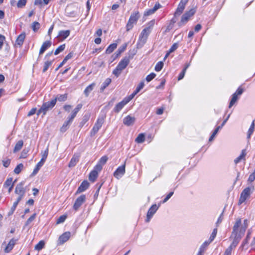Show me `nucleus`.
<instances>
[{"instance_id":"nucleus-39","label":"nucleus","mask_w":255,"mask_h":255,"mask_svg":"<svg viewBox=\"0 0 255 255\" xmlns=\"http://www.w3.org/2000/svg\"><path fill=\"white\" fill-rule=\"evenodd\" d=\"M75 232L73 231L72 232H65V242L67 241L71 237L75 235Z\"/></svg>"},{"instance_id":"nucleus-47","label":"nucleus","mask_w":255,"mask_h":255,"mask_svg":"<svg viewBox=\"0 0 255 255\" xmlns=\"http://www.w3.org/2000/svg\"><path fill=\"white\" fill-rule=\"evenodd\" d=\"M156 76V74L154 73H151L150 74L148 75L145 79L147 82H150L152 80H153Z\"/></svg>"},{"instance_id":"nucleus-43","label":"nucleus","mask_w":255,"mask_h":255,"mask_svg":"<svg viewBox=\"0 0 255 255\" xmlns=\"http://www.w3.org/2000/svg\"><path fill=\"white\" fill-rule=\"evenodd\" d=\"M236 247V246H233L232 244H231V245L226 250L224 255H231L233 249Z\"/></svg>"},{"instance_id":"nucleus-46","label":"nucleus","mask_w":255,"mask_h":255,"mask_svg":"<svg viewBox=\"0 0 255 255\" xmlns=\"http://www.w3.org/2000/svg\"><path fill=\"white\" fill-rule=\"evenodd\" d=\"M108 157L107 156H102L99 160L98 163L100 164L101 165H103L106 164L108 160Z\"/></svg>"},{"instance_id":"nucleus-35","label":"nucleus","mask_w":255,"mask_h":255,"mask_svg":"<svg viewBox=\"0 0 255 255\" xmlns=\"http://www.w3.org/2000/svg\"><path fill=\"white\" fill-rule=\"evenodd\" d=\"M90 115L89 114H85L82 120V121L80 123V126L83 127L84 125L89 120Z\"/></svg>"},{"instance_id":"nucleus-14","label":"nucleus","mask_w":255,"mask_h":255,"mask_svg":"<svg viewBox=\"0 0 255 255\" xmlns=\"http://www.w3.org/2000/svg\"><path fill=\"white\" fill-rule=\"evenodd\" d=\"M135 122V118L134 117H131L128 115L123 120V123L127 126H130L133 125Z\"/></svg>"},{"instance_id":"nucleus-4","label":"nucleus","mask_w":255,"mask_h":255,"mask_svg":"<svg viewBox=\"0 0 255 255\" xmlns=\"http://www.w3.org/2000/svg\"><path fill=\"white\" fill-rule=\"evenodd\" d=\"M255 189L254 186L251 185L244 189L241 194L240 198L239 201V204H242L244 203L247 199L249 197L252 192Z\"/></svg>"},{"instance_id":"nucleus-57","label":"nucleus","mask_w":255,"mask_h":255,"mask_svg":"<svg viewBox=\"0 0 255 255\" xmlns=\"http://www.w3.org/2000/svg\"><path fill=\"white\" fill-rule=\"evenodd\" d=\"M178 47V44L177 43H174L168 50L169 53H172L175 51Z\"/></svg>"},{"instance_id":"nucleus-18","label":"nucleus","mask_w":255,"mask_h":255,"mask_svg":"<svg viewBox=\"0 0 255 255\" xmlns=\"http://www.w3.org/2000/svg\"><path fill=\"white\" fill-rule=\"evenodd\" d=\"M129 62L128 58L124 57L119 63L117 66H118V68L123 70L128 65Z\"/></svg>"},{"instance_id":"nucleus-61","label":"nucleus","mask_w":255,"mask_h":255,"mask_svg":"<svg viewBox=\"0 0 255 255\" xmlns=\"http://www.w3.org/2000/svg\"><path fill=\"white\" fill-rule=\"evenodd\" d=\"M173 194H174V192H173V191L169 192V194L164 199V200L162 201V203H164L166 202L171 198V197L173 195Z\"/></svg>"},{"instance_id":"nucleus-48","label":"nucleus","mask_w":255,"mask_h":255,"mask_svg":"<svg viewBox=\"0 0 255 255\" xmlns=\"http://www.w3.org/2000/svg\"><path fill=\"white\" fill-rule=\"evenodd\" d=\"M64 244V234L60 235L57 241V246H60Z\"/></svg>"},{"instance_id":"nucleus-51","label":"nucleus","mask_w":255,"mask_h":255,"mask_svg":"<svg viewBox=\"0 0 255 255\" xmlns=\"http://www.w3.org/2000/svg\"><path fill=\"white\" fill-rule=\"evenodd\" d=\"M144 82L142 81L141 82L139 85L137 86L136 88V89L135 90V93H138L144 87Z\"/></svg>"},{"instance_id":"nucleus-42","label":"nucleus","mask_w":255,"mask_h":255,"mask_svg":"<svg viewBox=\"0 0 255 255\" xmlns=\"http://www.w3.org/2000/svg\"><path fill=\"white\" fill-rule=\"evenodd\" d=\"M23 167V165L22 163H20V164H18L16 166V167L15 168V169L14 170V172L16 174H19L21 172Z\"/></svg>"},{"instance_id":"nucleus-54","label":"nucleus","mask_w":255,"mask_h":255,"mask_svg":"<svg viewBox=\"0 0 255 255\" xmlns=\"http://www.w3.org/2000/svg\"><path fill=\"white\" fill-rule=\"evenodd\" d=\"M103 168V166L99 163H97L94 167L93 171H97V173L100 172Z\"/></svg>"},{"instance_id":"nucleus-59","label":"nucleus","mask_w":255,"mask_h":255,"mask_svg":"<svg viewBox=\"0 0 255 255\" xmlns=\"http://www.w3.org/2000/svg\"><path fill=\"white\" fill-rule=\"evenodd\" d=\"M28 152V150L27 149H24L21 153L20 158H25L27 156V154Z\"/></svg>"},{"instance_id":"nucleus-29","label":"nucleus","mask_w":255,"mask_h":255,"mask_svg":"<svg viewBox=\"0 0 255 255\" xmlns=\"http://www.w3.org/2000/svg\"><path fill=\"white\" fill-rule=\"evenodd\" d=\"M117 44L116 43H114L111 44L107 48L106 50V54H110L117 48Z\"/></svg>"},{"instance_id":"nucleus-15","label":"nucleus","mask_w":255,"mask_h":255,"mask_svg":"<svg viewBox=\"0 0 255 255\" xmlns=\"http://www.w3.org/2000/svg\"><path fill=\"white\" fill-rule=\"evenodd\" d=\"M127 45V43H124L119 48L118 50L112 56L113 60L117 58L126 49Z\"/></svg>"},{"instance_id":"nucleus-11","label":"nucleus","mask_w":255,"mask_h":255,"mask_svg":"<svg viewBox=\"0 0 255 255\" xmlns=\"http://www.w3.org/2000/svg\"><path fill=\"white\" fill-rule=\"evenodd\" d=\"M188 0H181L174 14L175 16H179L181 14L185 9V5L188 2Z\"/></svg>"},{"instance_id":"nucleus-32","label":"nucleus","mask_w":255,"mask_h":255,"mask_svg":"<svg viewBox=\"0 0 255 255\" xmlns=\"http://www.w3.org/2000/svg\"><path fill=\"white\" fill-rule=\"evenodd\" d=\"M136 51L134 49H133V50H130L127 55L125 56V57L127 58L128 59V60L130 61V59H132L134 56L136 54Z\"/></svg>"},{"instance_id":"nucleus-49","label":"nucleus","mask_w":255,"mask_h":255,"mask_svg":"<svg viewBox=\"0 0 255 255\" xmlns=\"http://www.w3.org/2000/svg\"><path fill=\"white\" fill-rule=\"evenodd\" d=\"M52 63L51 61H47L44 64L43 72H46Z\"/></svg>"},{"instance_id":"nucleus-10","label":"nucleus","mask_w":255,"mask_h":255,"mask_svg":"<svg viewBox=\"0 0 255 255\" xmlns=\"http://www.w3.org/2000/svg\"><path fill=\"white\" fill-rule=\"evenodd\" d=\"M160 205L157 206L156 204H153L152 205L150 208L148 209L147 215H146V219L145 220L146 222H149L152 217H153V215L156 213L158 209L159 208Z\"/></svg>"},{"instance_id":"nucleus-50","label":"nucleus","mask_w":255,"mask_h":255,"mask_svg":"<svg viewBox=\"0 0 255 255\" xmlns=\"http://www.w3.org/2000/svg\"><path fill=\"white\" fill-rule=\"evenodd\" d=\"M68 8L69 7L67 6L66 9V12L67 13V16H70V17H75V15L76 14V11L75 10H72L71 11L68 12Z\"/></svg>"},{"instance_id":"nucleus-38","label":"nucleus","mask_w":255,"mask_h":255,"mask_svg":"<svg viewBox=\"0 0 255 255\" xmlns=\"http://www.w3.org/2000/svg\"><path fill=\"white\" fill-rule=\"evenodd\" d=\"M164 65V63L162 61H159L157 62L155 66V70L157 72H159L161 70Z\"/></svg>"},{"instance_id":"nucleus-56","label":"nucleus","mask_w":255,"mask_h":255,"mask_svg":"<svg viewBox=\"0 0 255 255\" xmlns=\"http://www.w3.org/2000/svg\"><path fill=\"white\" fill-rule=\"evenodd\" d=\"M42 166L41 165L39 164V163H38L33 170V171L32 173V175H35L36 174H37L39 170Z\"/></svg>"},{"instance_id":"nucleus-9","label":"nucleus","mask_w":255,"mask_h":255,"mask_svg":"<svg viewBox=\"0 0 255 255\" xmlns=\"http://www.w3.org/2000/svg\"><path fill=\"white\" fill-rule=\"evenodd\" d=\"M244 92L243 88L239 87L235 93L232 95V99L230 101L229 108H231L238 101V96L241 95Z\"/></svg>"},{"instance_id":"nucleus-26","label":"nucleus","mask_w":255,"mask_h":255,"mask_svg":"<svg viewBox=\"0 0 255 255\" xmlns=\"http://www.w3.org/2000/svg\"><path fill=\"white\" fill-rule=\"evenodd\" d=\"M23 145V141L22 140H18L15 144L13 149V152L16 153L19 151L22 147Z\"/></svg>"},{"instance_id":"nucleus-23","label":"nucleus","mask_w":255,"mask_h":255,"mask_svg":"<svg viewBox=\"0 0 255 255\" xmlns=\"http://www.w3.org/2000/svg\"><path fill=\"white\" fill-rule=\"evenodd\" d=\"M177 16H175V15L174 14V17L170 20L169 24L166 27L165 30L166 32H169L173 28L174 23L177 21Z\"/></svg>"},{"instance_id":"nucleus-37","label":"nucleus","mask_w":255,"mask_h":255,"mask_svg":"<svg viewBox=\"0 0 255 255\" xmlns=\"http://www.w3.org/2000/svg\"><path fill=\"white\" fill-rule=\"evenodd\" d=\"M44 242L43 241H40L37 245L35 246L34 249L36 250L40 251L44 248Z\"/></svg>"},{"instance_id":"nucleus-17","label":"nucleus","mask_w":255,"mask_h":255,"mask_svg":"<svg viewBox=\"0 0 255 255\" xmlns=\"http://www.w3.org/2000/svg\"><path fill=\"white\" fill-rule=\"evenodd\" d=\"M89 186V183L87 180L83 181L78 187L76 193H80L85 191Z\"/></svg>"},{"instance_id":"nucleus-30","label":"nucleus","mask_w":255,"mask_h":255,"mask_svg":"<svg viewBox=\"0 0 255 255\" xmlns=\"http://www.w3.org/2000/svg\"><path fill=\"white\" fill-rule=\"evenodd\" d=\"M246 155V150L245 149L242 150L241 155L235 159V160H234L235 163L236 164L239 163L241 161L242 159H243L245 158Z\"/></svg>"},{"instance_id":"nucleus-60","label":"nucleus","mask_w":255,"mask_h":255,"mask_svg":"<svg viewBox=\"0 0 255 255\" xmlns=\"http://www.w3.org/2000/svg\"><path fill=\"white\" fill-rule=\"evenodd\" d=\"M211 243V242H209V241H205L203 244L201 246L200 249V250H203V249L204 250L205 248Z\"/></svg>"},{"instance_id":"nucleus-1","label":"nucleus","mask_w":255,"mask_h":255,"mask_svg":"<svg viewBox=\"0 0 255 255\" xmlns=\"http://www.w3.org/2000/svg\"><path fill=\"white\" fill-rule=\"evenodd\" d=\"M248 226V221L245 219L244 221L243 225H242L241 219L238 218L236 220L233 227V231L230 239H233L231 244L233 246L237 247L242 237L245 235L246 229Z\"/></svg>"},{"instance_id":"nucleus-8","label":"nucleus","mask_w":255,"mask_h":255,"mask_svg":"<svg viewBox=\"0 0 255 255\" xmlns=\"http://www.w3.org/2000/svg\"><path fill=\"white\" fill-rule=\"evenodd\" d=\"M149 34L146 32H143V30L140 33L139 37L138 40L136 43V47L138 49H140L143 47L144 44L146 43L148 36Z\"/></svg>"},{"instance_id":"nucleus-5","label":"nucleus","mask_w":255,"mask_h":255,"mask_svg":"<svg viewBox=\"0 0 255 255\" xmlns=\"http://www.w3.org/2000/svg\"><path fill=\"white\" fill-rule=\"evenodd\" d=\"M195 12L196 10L194 8H192L185 12L182 16L180 21L178 23V26L181 27L184 25L188 21L190 17L195 14Z\"/></svg>"},{"instance_id":"nucleus-44","label":"nucleus","mask_w":255,"mask_h":255,"mask_svg":"<svg viewBox=\"0 0 255 255\" xmlns=\"http://www.w3.org/2000/svg\"><path fill=\"white\" fill-rule=\"evenodd\" d=\"M122 71V69L118 68V66H117L116 68L113 71V74L117 77H118Z\"/></svg>"},{"instance_id":"nucleus-24","label":"nucleus","mask_w":255,"mask_h":255,"mask_svg":"<svg viewBox=\"0 0 255 255\" xmlns=\"http://www.w3.org/2000/svg\"><path fill=\"white\" fill-rule=\"evenodd\" d=\"M51 42L50 41H46L44 42L42 45L41 48L39 51V54L41 55L44 53V52L51 46Z\"/></svg>"},{"instance_id":"nucleus-6","label":"nucleus","mask_w":255,"mask_h":255,"mask_svg":"<svg viewBox=\"0 0 255 255\" xmlns=\"http://www.w3.org/2000/svg\"><path fill=\"white\" fill-rule=\"evenodd\" d=\"M82 105L81 104H78L76 107L72 111L69 116L67 117V121L66 122V125H65V128L69 125H70L73 119L75 118L77 114L80 111V110L82 108Z\"/></svg>"},{"instance_id":"nucleus-3","label":"nucleus","mask_w":255,"mask_h":255,"mask_svg":"<svg viewBox=\"0 0 255 255\" xmlns=\"http://www.w3.org/2000/svg\"><path fill=\"white\" fill-rule=\"evenodd\" d=\"M140 17V14L138 11H134L130 15L128 21L126 25L127 31H129L131 30L133 24H136L138 19Z\"/></svg>"},{"instance_id":"nucleus-52","label":"nucleus","mask_w":255,"mask_h":255,"mask_svg":"<svg viewBox=\"0 0 255 255\" xmlns=\"http://www.w3.org/2000/svg\"><path fill=\"white\" fill-rule=\"evenodd\" d=\"M36 217V214H33L32 215H31L27 220V221L25 223V226L28 225L30 223H31L35 218Z\"/></svg>"},{"instance_id":"nucleus-12","label":"nucleus","mask_w":255,"mask_h":255,"mask_svg":"<svg viewBox=\"0 0 255 255\" xmlns=\"http://www.w3.org/2000/svg\"><path fill=\"white\" fill-rule=\"evenodd\" d=\"M125 168H126V162H125V163L123 165L120 166L116 169V170L114 173V176L117 179H119L120 178H121L125 173V172H126Z\"/></svg>"},{"instance_id":"nucleus-2","label":"nucleus","mask_w":255,"mask_h":255,"mask_svg":"<svg viewBox=\"0 0 255 255\" xmlns=\"http://www.w3.org/2000/svg\"><path fill=\"white\" fill-rule=\"evenodd\" d=\"M56 102V99H53L50 102L44 103L37 111V115L42 114V116H44L48 111H50L54 107Z\"/></svg>"},{"instance_id":"nucleus-20","label":"nucleus","mask_w":255,"mask_h":255,"mask_svg":"<svg viewBox=\"0 0 255 255\" xmlns=\"http://www.w3.org/2000/svg\"><path fill=\"white\" fill-rule=\"evenodd\" d=\"M17 240L14 239H12L10 240L7 245L5 247L4 249V252L6 253H8L10 252L12 249H13L14 245L15 244Z\"/></svg>"},{"instance_id":"nucleus-25","label":"nucleus","mask_w":255,"mask_h":255,"mask_svg":"<svg viewBox=\"0 0 255 255\" xmlns=\"http://www.w3.org/2000/svg\"><path fill=\"white\" fill-rule=\"evenodd\" d=\"M79 161V157L78 156H73L71 158L70 162L68 164V167L72 168L74 167Z\"/></svg>"},{"instance_id":"nucleus-41","label":"nucleus","mask_w":255,"mask_h":255,"mask_svg":"<svg viewBox=\"0 0 255 255\" xmlns=\"http://www.w3.org/2000/svg\"><path fill=\"white\" fill-rule=\"evenodd\" d=\"M217 229L215 228L213 230L209 239V242H212L213 241V240H214V239L215 238L216 235H217Z\"/></svg>"},{"instance_id":"nucleus-36","label":"nucleus","mask_w":255,"mask_h":255,"mask_svg":"<svg viewBox=\"0 0 255 255\" xmlns=\"http://www.w3.org/2000/svg\"><path fill=\"white\" fill-rule=\"evenodd\" d=\"M222 128V126H218L214 130L213 132L212 133V135L210 137L209 139V141H211L213 140L214 137L216 136V135L217 134L219 130Z\"/></svg>"},{"instance_id":"nucleus-58","label":"nucleus","mask_w":255,"mask_h":255,"mask_svg":"<svg viewBox=\"0 0 255 255\" xmlns=\"http://www.w3.org/2000/svg\"><path fill=\"white\" fill-rule=\"evenodd\" d=\"M63 50H64V44L60 45L55 50L54 52V54L57 55L60 52H62Z\"/></svg>"},{"instance_id":"nucleus-21","label":"nucleus","mask_w":255,"mask_h":255,"mask_svg":"<svg viewBox=\"0 0 255 255\" xmlns=\"http://www.w3.org/2000/svg\"><path fill=\"white\" fill-rule=\"evenodd\" d=\"M25 38V34L24 33L20 34L16 38L15 45L21 46L23 44Z\"/></svg>"},{"instance_id":"nucleus-27","label":"nucleus","mask_w":255,"mask_h":255,"mask_svg":"<svg viewBox=\"0 0 255 255\" xmlns=\"http://www.w3.org/2000/svg\"><path fill=\"white\" fill-rule=\"evenodd\" d=\"M98 176V173L96 171L92 170L89 174V179L90 181L94 182L97 178Z\"/></svg>"},{"instance_id":"nucleus-33","label":"nucleus","mask_w":255,"mask_h":255,"mask_svg":"<svg viewBox=\"0 0 255 255\" xmlns=\"http://www.w3.org/2000/svg\"><path fill=\"white\" fill-rule=\"evenodd\" d=\"M251 234V232L250 231H248V234L247 235V236H246V238L244 239V240L243 241L242 244L240 248H242V249H244V248L245 247V245L246 244H248L249 241L250 239Z\"/></svg>"},{"instance_id":"nucleus-19","label":"nucleus","mask_w":255,"mask_h":255,"mask_svg":"<svg viewBox=\"0 0 255 255\" xmlns=\"http://www.w3.org/2000/svg\"><path fill=\"white\" fill-rule=\"evenodd\" d=\"M23 185V182H20L17 184L15 189V193L18 195H24L25 191Z\"/></svg>"},{"instance_id":"nucleus-63","label":"nucleus","mask_w":255,"mask_h":255,"mask_svg":"<svg viewBox=\"0 0 255 255\" xmlns=\"http://www.w3.org/2000/svg\"><path fill=\"white\" fill-rule=\"evenodd\" d=\"M48 154V148L47 147L45 151L41 153L42 158L46 159Z\"/></svg>"},{"instance_id":"nucleus-55","label":"nucleus","mask_w":255,"mask_h":255,"mask_svg":"<svg viewBox=\"0 0 255 255\" xmlns=\"http://www.w3.org/2000/svg\"><path fill=\"white\" fill-rule=\"evenodd\" d=\"M40 27V24L39 22L35 21L32 23V28L33 31H36Z\"/></svg>"},{"instance_id":"nucleus-34","label":"nucleus","mask_w":255,"mask_h":255,"mask_svg":"<svg viewBox=\"0 0 255 255\" xmlns=\"http://www.w3.org/2000/svg\"><path fill=\"white\" fill-rule=\"evenodd\" d=\"M135 141L138 143H141L145 140V136L143 133H140L135 138Z\"/></svg>"},{"instance_id":"nucleus-16","label":"nucleus","mask_w":255,"mask_h":255,"mask_svg":"<svg viewBox=\"0 0 255 255\" xmlns=\"http://www.w3.org/2000/svg\"><path fill=\"white\" fill-rule=\"evenodd\" d=\"M128 103L124 99L121 102L117 104L113 109L115 113H118Z\"/></svg>"},{"instance_id":"nucleus-53","label":"nucleus","mask_w":255,"mask_h":255,"mask_svg":"<svg viewBox=\"0 0 255 255\" xmlns=\"http://www.w3.org/2000/svg\"><path fill=\"white\" fill-rule=\"evenodd\" d=\"M137 93H135V91H134L133 93H132L128 97H126L124 99L126 101V102L128 103L130 100H131L133 97L137 94Z\"/></svg>"},{"instance_id":"nucleus-62","label":"nucleus","mask_w":255,"mask_h":255,"mask_svg":"<svg viewBox=\"0 0 255 255\" xmlns=\"http://www.w3.org/2000/svg\"><path fill=\"white\" fill-rule=\"evenodd\" d=\"M154 12H155V11L153 10V9L150 8V9L147 10L146 11H145L144 15L145 16H148V15L153 14Z\"/></svg>"},{"instance_id":"nucleus-22","label":"nucleus","mask_w":255,"mask_h":255,"mask_svg":"<svg viewBox=\"0 0 255 255\" xmlns=\"http://www.w3.org/2000/svg\"><path fill=\"white\" fill-rule=\"evenodd\" d=\"M95 85L96 84L95 83H92L86 88L84 91V94L86 97H88L91 92L94 89Z\"/></svg>"},{"instance_id":"nucleus-13","label":"nucleus","mask_w":255,"mask_h":255,"mask_svg":"<svg viewBox=\"0 0 255 255\" xmlns=\"http://www.w3.org/2000/svg\"><path fill=\"white\" fill-rule=\"evenodd\" d=\"M86 196L85 195H81L75 201L73 206V208L75 210H77L82 204L85 201Z\"/></svg>"},{"instance_id":"nucleus-7","label":"nucleus","mask_w":255,"mask_h":255,"mask_svg":"<svg viewBox=\"0 0 255 255\" xmlns=\"http://www.w3.org/2000/svg\"><path fill=\"white\" fill-rule=\"evenodd\" d=\"M104 121V117H101L98 118L96 122L95 123L91 130V135L92 136L95 135L98 131L100 128L102 127Z\"/></svg>"},{"instance_id":"nucleus-28","label":"nucleus","mask_w":255,"mask_h":255,"mask_svg":"<svg viewBox=\"0 0 255 255\" xmlns=\"http://www.w3.org/2000/svg\"><path fill=\"white\" fill-rule=\"evenodd\" d=\"M111 83V79L110 78H107L103 83L101 88L100 91L103 92L104 90L110 85Z\"/></svg>"},{"instance_id":"nucleus-31","label":"nucleus","mask_w":255,"mask_h":255,"mask_svg":"<svg viewBox=\"0 0 255 255\" xmlns=\"http://www.w3.org/2000/svg\"><path fill=\"white\" fill-rule=\"evenodd\" d=\"M255 129V121H253L251 124V125L248 130V135H247V138L250 139L251 137V135L254 132Z\"/></svg>"},{"instance_id":"nucleus-45","label":"nucleus","mask_w":255,"mask_h":255,"mask_svg":"<svg viewBox=\"0 0 255 255\" xmlns=\"http://www.w3.org/2000/svg\"><path fill=\"white\" fill-rule=\"evenodd\" d=\"M13 185V183H12V178H9L7 179V180L5 181V182L4 183V187H8L9 186H11V185Z\"/></svg>"},{"instance_id":"nucleus-40","label":"nucleus","mask_w":255,"mask_h":255,"mask_svg":"<svg viewBox=\"0 0 255 255\" xmlns=\"http://www.w3.org/2000/svg\"><path fill=\"white\" fill-rule=\"evenodd\" d=\"M26 2L27 0H19L16 3V5L18 8H22L25 6Z\"/></svg>"},{"instance_id":"nucleus-64","label":"nucleus","mask_w":255,"mask_h":255,"mask_svg":"<svg viewBox=\"0 0 255 255\" xmlns=\"http://www.w3.org/2000/svg\"><path fill=\"white\" fill-rule=\"evenodd\" d=\"M10 163V160L9 159H7L6 160H2L3 165L5 167H7L9 166Z\"/></svg>"}]
</instances>
